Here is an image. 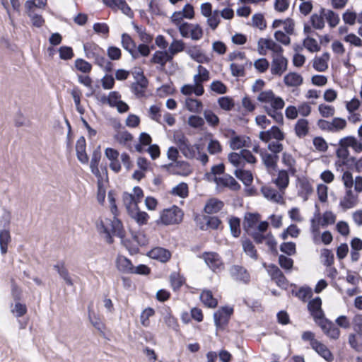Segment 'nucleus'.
I'll return each mask as SVG.
<instances>
[{"label":"nucleus","mask_w":362,"mask_h":362,"mask_svg":"<svg viewBox=\"0 0 362 362\" xmlns=\"http://www.w3.org/2000/svg\"><path fill=\"white\" fill-rule=\"evenodd\" d=\"M183 211L178 206L174 205L171 208L165 209L160 214V218L156 222L158 225L178 224L182 221Z\"/></svg>","instance_id":"obj_1"},{"label":"nucleus","mask_w":362,"mask_h":362,"mask_svg":"<svg viewBox=\"0 0 362 362\" xmlns=\"http://www.w3.org/2000/svg\"><path fill=\"white\" fill-rule=\"evenodd\" d=\"M174 139L179 150L188 159L194 158L196 156V151H199V144L191 145L189 139L183 133L175 134Z\"/></svg>","instance_id":"obj_2"},{"label":"nucleus","mask_w":362,"mask_h":362,"mask_svg":"<svg viewBox=\"0 0 362 362\" xmlns=\"http://www.w3.org/2000/svg\"><path fill=\"white\" fill-rule=\"evenodd\" d=\"M233 313V308L223 306L214 314V325L217 330H223L229 323L230 316Z\"/></svg>","instance_id":"obj_3"},{"label":"nucleus","mask_w":362,"mask_h":362,"mask_svg":"<svg viewBox=\"0 0 362 362\" xmlns=\"http://www.w3.org/2000/svg\"><path fill=\"white\" fill-rule=\"evenodd\" d=\"M267 271L271 276L272 280L274 281L278 286L285 289L287 288L288 281L284 276V273L276 264H269Z\"/></svg>","instance_id":"obj_4"},{"label":"nucleus","mask_w":362,"mask_h":362,"mask_svg":"<svg viewBox=\"0 0 362 362\" xmlns=\"http://www.w3.org/2000/svg\"><path fill=\"white\" fill-rule=\"evenodd\" d=\"M203 259L208 267L214 272L220 271L223 268V262L220 256L216 252H204L202 254Z\"/></svg>","instance_id":"obj_5"},{"label":"nucleus","mask_w":362,"mask_h":362,"mask_svg":"<svg viewBox=\"0 0 362 362\" xmlns=\"http://www.w3.org/2000/svg\"><path fill=\"white\" fill-rule=\"evenodd\" d=\"M232 279L236 281L247 284L250 281V275L247 270L242 266L233 265L230 269Z\"/></svg>","instance_id":"obj_6"},{"label":"nucleus","mask_w":362,"mask_h":362,"mask_svg":"<svg viewBox=\"0 0 362 362\" xmlns=\"http://www.w3.org/2000/svg\"><path fill=\"white\" fill-rule=\"evenodd\" d=\"M138 75L140 76V78L132 84L131 90L137 98H141L145 95L148 81L143 71L139 72Z\"/></svg>","instance_id":"obj_7"},{"label":"nucleus","mask_w":362,"mask_h":362,"mask_svg":"<svg viewBox=\"0 0 362 362\" xmlns=\"http://www.w3.org/2000/svg\"><path fill=\"white\" fill-rule=\"evenodd\" d=\"M287 65L288 60L285 57L276 56L272 60L271 73L273 75L281 76L287 69Z\"/></svg>","instance_id":"obj_8"},{"label":"nucleus","mask_w":362,"mask_h":362,"mask_svg":"<svg viewBox=\"0 0 362 362\" xmlns=\"http://www.w3.org/2000/svg\"><path fill=\"white\" fill-rule=\"evenodd\" d=\"M213 180L218 185L229 187L233 191H238L241 187L240 185L228 174L225 175L224 177H214Z\"/></svg>","instance_id":"obj_9"},{"label":"nucleus","mask_w":362,"mask_h":362,"mask_svg":"<svg viewBox=\"0 0 362 362\" xmlns=\"http://www.w3.org/2000/svg\"><path fill=\"white\" fill-rule=\"evenodd\" d=\"M308 310L313 316L314 320L324 317V312L322 309V300L320 297H315L310 300L308 304Z\"/></svg>","instance_id":"obj_10"},{"label":"nucleus","mask_w":362,"mask_h":362,"mask_svg":"<svg viewBox=\"0 0 362 362\" xmlns=\"http://www.w3.org/2000/svg\"><path fill=\"white\" fill-rule=\"evenodd\" d=\"M148 255L163 263L167 262L171 257V253L168 250L160 247L153 248L148 252Z\"/></svg>","instance_id":"obj_11"},{"label":"nucleus","mask_w":362,"mask_h":362,"mask_svg":"<svg viewBox=\"0 0 362 362\" xmlns=\"http://www.w3.org/2000/svg\"><path fill=\"white\" fill-rule=\"evenodd\" d=\"M116 267L122 273L124 274H132L133 273V264L129 259L123 256L118 255L116 259Z\"/></svg>","instance_id":"obj_12"},{"label":"nucleus","mask_w":362,"mask_h":362,"mask_svg":"<svg viewBox=\"0 0 362 362\" xmlns=\"http://www.w3.org/2000/svg\"><path fill=\"white\" fill-rule=\"evenodd\" d=\"M260 215L258 213L247 212L244 216L243 229L250 234V229L256 226L257 223L259 221Z\"/></svg>","instance_id":"obj_13"},{"label":"nucleus","mask_w":362,"mask_h":362,"mask_svg":"<svg viewBox=\"0 0 362 362\" xmlns=\"http://www.w3.org/2000/svg\"><path fill=\"white\" fill-rule=\"evenodd\" d=\"M122 45L132 56L134 59H136V45L132 37L127 33L122 35Z\"/></svg>","instance_id":"obj_14"},{"label":"nucleus","mask_w":362,"mask_h":362,"mask_svg":"<svg viewBox=\"0 0 362 362\" xmlns=\"http://www.w3.org/2000/svg\"><path fill=\"white\" fill-rule=\"evenodd\" d=\"M321 357L326 361L332 362L334 360V356L329 349L320 341H314V346L312 347Z\"/></svg>","instance_id":"obj_15"},{"label":"nucleus","mask_w":362,"mask_h":362,"mask_svg":"<svg viewBox=\"0 0 362 362\" xmlns=\"http://www.w3.org/2000/svg\"><path fill=\"white\" fill-rule=\"evenodd\" d=\"M53 268L57 272L59 276L64 279L68 286H73V281L69 276L68 269L65 267L64 261H59L56 264L53 266Z\"/></svg>","instance_id":"obj_16"},{"label":"nucleus","mask_w":362,"mask_h":362,"mask_svg":"<svg viewBox=\"0 0 362 362\" xmlns=\"http://www.w3.org/2000/svg\"><path fill=\"white\" fill-rule=\"evenodd\" d=\"M223 206L224 204L222 201L216 198H211L205 204L204 211L208 214L218 213L223 209Z\"/></svg>","instance_id":"obj_17"},{"label":"nucleus","mask_w":362,"mask_h":362,"mask_svg":"<svg viewBox=\"0 0 362 362\" xmlns=\"http://www.w3.org/2000/svg\"><path fill=\"white\" fill-rule=\"evenodd\" d=\"M129 215L134 219L139 226L146 224L149 218V216L146 212L139 210L136 203L135 204V209H134L133 211H131Z\"/></svg>","instance_id":"obj_18"},{"label":"nucleus","mask_w":362,"mask_h":362,"mask_svg":"<svg viewBox=\"0 0 362 362\" xmlns=\"http://www.w3.org/2000/svg\"><path fill=\"white\" fill-rule=\"evenodd\" d=\"M175 167L177 168V170L173 169V170L170 172V174L187 176L192 173L190 165L187 161L177 160L175 163Z\"/></svg>","instance_id":"obj_19"},{"label":"nucleus","mask_w":362,"mask_h":362,"mask_svg":"<svg viewBox=\"0 0 362 362\" xmlns=\"http://www.w3.org/2000/svg\"><path fill=\"white\" fill-rule=\"evenodd\" d=\"M284 82L287 86L297 87L303 82L302 76L296 72H290L284 78Z\"/></svg>","instance_id":"obj_20"},{"label":"nucleus","mask_w":362,"mask_h":362,"mask_svg":"<svg viewBox=\"0 0 362 362\" xmlns=\"http://www.w3.org/2000/svg\"><path fill=\"white\" fill-rule=\"evenodd\" d=\"M261 192H262L264 197L267 199L276 202V203H283V197L274 189L269 187H262L261 188Z\"/></svg>","instance_id":"obj_21"},{"label":"nucleus","mask_w":362,"mask_h":362,"mask_svg":"<svg viewBox=\"0 0 362 362\" xmlns=\"http://www.w3.org/2000/svg\"><path fill=\"white\" fill-rule=\"evenodd\" d=\"M106 222L111 226L110 232L115 235L119 238L124 237V230L121 221L117 218V216L114 215V219L112 221L109 218H106Z\"/></svg>","instance_id":"obj_22"},{"label":"nucleus","mask_w":362,"mask_h":362,"mask_svg":"<svg viewBox=\"0 0 362 362\" xmlns=\"http://www.w3.org/2000/svg\"><path fill=\"white\" fill-rule=\"evenodd\" d=\"M229 132L233 135L230 143V147L231 149L238 150L243 147H250V145L248 144H245V139H243L241 136L235 135V130L230 129Z\"/></svg>","instance_id":"obj_23"},{"label":"nucleus","mask_w":362,"mask_h":362,"mask_svg":"<svg viewBox=\"0 0 362 362\" xmlns=\"http://www.w3.org/2000/svg\"><path fill=\"white\" fill-rule=\"evenodd\" d=\"M11 241V237L8 228L0 230V250L2 255L8 251V245Z\"/></svg>","instance_id":"obj_24"},{"label":"nucleus","mask_w":362,"mask_h":362,"mask_svg":"<svg viewBox=\"0 0 362 362\" xmlns=\"http://www.w3.org/2000/svg\"><path fill=\"white\" fill-rule=\"evenodd\" d=\"M274 182L280 190L285 189L289 183L288 172L286 170H279L278 177L274 180Z\"/></svg>","instance_id":"obj_25"},{"label":"nucleus","mask_w":362,"mask_h":362,"mask_svg":"<svg viewBox=\"0 0 362 362\" xmlns=\"http://www.w3.org/2000/svg\"><path fill=\"white\" fill-rule=\"evenodd\" d=\"M234 174L245 186H250L252 183L253 175L250 171L243 169H236Z\"/></svg>","instance_id":"obj_26"},{"label":"nucleus","mask_w":362,"mask_h":362,"mask_svg":"<svg viewBox=\"0 0 362 362\" xmlns=\"http://www.w3.org/2000/svg\"><path fill=\"white\" fill-rule=\"evenodd\" d=\"M202 302L208 308H216L218 305V300L214 298L212 292L209 290H204L200 295Z\"/></svg>","instance_id":"obj_27"},{"label":"nucleus","mask_w":362,"mask_h":362,"mask_svg":"<svg viewBox=\"0 0 362 362\" xmlns=\"http://www.w3.org/2000/svg\"><path fill=\"white\" fill-rule=\"evenodd\" d=\"M187 52L192 59L198 63L203 64L209 62V58L203 54L200 49H197L196 47L189 48Z\"/></svg>","instance_id":"obj_28"},{"label":"nucleus","mask_w":362,"mask_h":362,"mask_svg":"<svg viewBox=\"0 0 362 362\" xmlns=\"http://www.w3.org/2000/svg\"><path fill=\"white\" fill-rule=\"evenodd\" d=\"M308 121L306 119H299L295 125V132L299 138L304 137L308 133Z\"/></svg>","instance_id":"obj_29"},{"label":"nucleus","mask_w":362,"mask_h":362,"mask_svg":"<svg viewBox=\"0 0 362 362\" xmlns=\"http://www.w3.org/2000/svg\"><path fill=\"white\" fill-rule=\"evenodd\" d=\"M242 245L243 251L246 253V255L255 260L257 259L258 255L257 250L250 239L245 238V240H243Z\"/></svg>","instance_id":"obj_30"},{"label":"nucleus","mask_w":362,"mask_h":362,"mask_svg":"<svg viewBox=\"0 0 362 362\" xmlns=\"http://www.w3.org/2000/svg\"><path fill=\"white\" fill-rule=\"evenodd\" d=\"M170 281L173 291H177L185 284V279L181 276L179 273L174 272L170 275Z\"/></svg>","instance_id":"obj_31"},{"label":"nucleus","mask_w":362,"mask_h":362,"mask_svg":"<svg viewBox=\"0 0 362 362\" xmlns=\"http://www.w3.org/2000/svg\"><path fill=\"white\" fill-rule=\"evenodd\" d=\"M325 9L321 8L320 15L315 13L310 16V23L314 28L321 30L325 27V21L322 17V15L325 16Z\"/></svg>","instance_id":"obj_32"},{"label":"nucleus","mask_w":362,"mask_h":362,"mask_svg":"<svg viewBox=\"0 0 362 362\" xmlns=\"http://www.w3.org/2000/svg\"><path fill=\"white\" fill-rule=\"evenodd\" d=\"M122 201L124 205L125 206L128 214L135 209L136 203L138 204V202L136 201V198L134 196L130 193L124 192L122 194Z\"/></svg>","instance_id":"obj_33"},{"label":"nucleus","mask_w":362,"mask_h":362,"mask_svg":"<svg viewBox=\"0 0 362 362\" xmlns=\"http://www.w3.org/2000/svg\"><path fill=\"white\" fill-rule=\"evenodd\" d=\"M240 218L236 216H232L229 219L230 230L234 238H238L240 235Z\"/></svg>","instance_id":"obj_34"},{"label":"nucleus","mask_w":362,"mask_h":362,"mask_svg":"<svg viewBox=\"0 0 362 362\" xmlns=\"http://www.w3.org/2000/svg\"><path fill=\"white\" fill-rule=\"evenodd\" d=\"M170 193L181 198H185L189 194L188 185L185 182H180L172 189Z\"/></svg>","instance_id":"obj_35"},{"label":"nucleus","mask_w":362,"mask_h":362,"mask_svg":"<svg viewBox=\"0 0 362 362\" xmlns=\"http://www.w3.org/2000/svg\"><path fill=\"white\" fill-rule=\"evenodd\" d=\"M185 105L187 109L192 112L199 113L202 108V103L195 98H187L185 100Z\"/></svg>","instance_id":"obj_36"},{"label":"nucleus","mask_w":362,"mask_h":362,"mask_svg":"<svg viewBox=\"0 0 362 362\" xmlns=\"http://www.w3.org/2000/svg\"><path fill=\"white\" fill-rule=\"evenodd\" d=\"M345 201H341L339 205L344 209L352 208L354 205L355 196L351 188H346Z\"/></svg>","instance_id":"obj_37"},{"label":"nucleus","mask_w":362,"mask_h":362,"mask_svg":"<svg viewBox=\"0 0 362 362\" xmlns=\"http://www.w3.org/2000/svg\"><path fill=\"white\" fill-rule=\"evenodd\" d=\"M341 142H346V146L352 147L356 153L362 151V141L358 142L354 136H349L341 139Z\"/></svg>","instance_id":"obj_38"},{"label":"nucleus","mask_w":362,"mask_h":362,"mask_svg":"<svg viewBox=\"0 0 362 362\" xmlns=\"http://www.w3.org/2000/svg\"><path fill=\"white\" fill-rule=\"evenodd\" d=\"M218 103L220 107L226 111L231 110L235 106L233 99L229 96H223L219 98L218 100Z\"/></svg>","instance_id":"obj_39"},{"label":"nucleus","mask_w":362,"mask_h":362,"mask_svg":"<svg viewBox=\"0 0 362 362\" xmlns=\"http://www.w3.org/2000/svg\"><path fill=\"white\" fill-rule=\"evenodd\" d=\"M264 45L267 49L272 51L276 56L283 55L284 49L282 47L272 39H266L264 40Z\"/></svg>","instance_id":"obj_40"},{"label":"nucleus","mask_w":362,"mask_h":362,"mask_svg":"<svg viewBox=\"0 0 362 362\" xmlns=\"http://www.w3.org/2000/svg\"><path fill=\"white\" fill-rule=\"evenodd\" d=\"M266 113L273 118V119L278 124L283 125L284 124V116L283 114L281 112H279V110L269 107L265 106L264 107Z\"/></svg>","instance_id":"obj_41"},{"label":"nucleus","mask_w":362,"mask_h":362,"mask_svg":"<svg viewBox=\"0 0 362 362\" xmlns=\"http://www.w3.org/2000/svg\"><path fill=\"white\" fill-rule=\"evenodd\" d=\"M303 46L310 52H319L321 49L316 40L310 37L303 40Z\"/></svg>","instance_id":"obj_42"},{"label":"nucleus","mask_w":362,"mask_h":362,"mask_svg":"<svg viewBox=\"0 0 362 362\" xmlns=\"http://www.w3.org/2000/svg\"><path fill=\"white\" fill-rule=\"evenodd\" d=\"M75 67L78 71L83 74L90 73L92 69V65L89 62L81 58L75 60Z\"/></svg>","instance_id":"obj_43"},{"label":"nucleus","mask_w":362,"mask_h":362,"mask_svg":"<svg viewBox=\"0 0 362 362\" xmlns=\"http://www.w3.org/2000/svg\"><path fill=\"white\" fill-rule=\"evenodd\" d=\"M314 321L326 335L334 324L331 320L326 318L325 315L324 317H320L319 319H316Z\"/></svg>","instance_id":"obj_44"},{"label":"nucleus","mask_w":362,"mask_h":362,"mask_svg":"<svg viewBox=\"0 0 362 362\" xmlns=\"http://www.w3.org/2000/svg\"><path fill=\"white\" fill-rule=\"evenodd\" d=\"M280 250L288 256L294 255L296 253V245L293 242H284L280 245Z\"/></svg>","instance_id":"obj_45"},{"label":"nucleus","mask_w":362,"mask_h":362,"mask_svg":"<svg viewBox=\"0 0 362 362\" xmlns=\"http://www.w3.org/2000/svg\"><path fill=\"white\" fill-rule=\"evenodd\" d=\"M204 116L209 125L216 127L219 124L218 117L211 110H206L204 112Z\"/></svg>","instance_id":"obj_46"},{"label":"nucleus","mask_w":362,"mask_h":362,"mask_svg":"<svg viewBox=\"0 0 362 362\" xmlns=\"http://www.w3.org/2000/svg\"><path fill=\"white\" fill-rule=\"evenodd\" d=\"M229 162L235 167H244L245 162L242 159L241 153L231 152L228 154Z\"/></svg>","instance_id":"obj_47"},{"label":"nucleus","mask_w":362,"mask_h":362,"mask_svg":"<svg viewBox=\"0 0 362 362\" xmlns=\"http://www.w3.org/2000/svg\"><path fill=\"white\" fill-rule=\"evenodd\" d=\"M295 296L302 301L305 302L308 298H310L312 297L313 291L312 289L308 286H302L297 292L295 293Z\"/></svg>","instance_id":"obj_48"},{"label":"nucleus","mask_w":362,"mask_h":362,"mask_svg":"<svg viewBox=\"0 0 362 362\" xmlns=\"http://www.w3.org/2000/svg\"><path fill=\"white\" fill-rule=\"evenodd\" d=\"M325 16L329 25L331 28L336 27L340 21L339 15L332 10H328L327 13H325Z\"/></svg>","instance_id":"obj_49"},{"label":"nucleus","mask_w":362,"mask_h":362,"mask_svg":"<svg viewBox=\"0 0 362 362\" xmlns=\"http://www.w3.org/2000/svg\"><path fill=\"white\" fill-rule=\"evenodd\" d=\"M253 25L263 30L267 28L266 21L262 13H255L252 18Z\"/></svg>","instance_id":"obj_50"},{"label":"nucleus","mask_w":362,"mask_h":362,"mask_svg":"<svg viewBox=\"0 0 362 362\" xmlns=\"http://www.w3.org/2000/svg\"><path fill=\"white\" fill-rule=\"evenodd\" d=\"M279 264L282 269L291 271L293 267V260L286 255H280L279 256Z\"/></svg>","instance_id":"obj_51"},{"label":"nucleus","mask_w":362,"mask_h":362,"mask_svg":"<svg viewBox=\"0 0 362 362\" xmlns=\"http://www.w3.org/2000/svg\"><path fill=\"white\" fill-rule=\"evenodd\" d=\"M71 94L74 99L76 110L81 115L84 114L85 110L81 105V91L78 88H74L71 90Z\"/></svg>","instance_id":"obj_52"},{"label":"nucleus","mask_w":362,"mask_h":362,"mask_svg":"<svg viewBox=\"0 0 362 362\" xmlns=\"http://www.w3.org/2000/svg\"><path fill=\"white\" fill-rule=\"evenodd\" d=\"M346 126V121L341 117H334L331 122L332 132L344 129Z\"/></svg>","instance_id":"obj_53"},{"label":"nucleus","mask_w":362,"mask_h":362,"mask_svg":"<svg viewBox=\"0 0 362 362\" xmlns=\"http://www.w3.org/2000/svg\"><path fill=\"white\" fill-rule=\"evenodd\" d=\"M27 310L26 305L18 301L15 303L14 308L11 311L16 317H21L26 314Z\"/></svg>","instance_id":"obj_54"},{"label":"nucleus","mask_w":362,"mask_h":362,"mask_svg":"<svg viewBox=\"0 0 362 362\" xmlns=\"http://www.w3.org/2000/svg\"><path fill=\"white\" fill-rule=\"evenodd\" d=\"M204 219L206 220V228L213 230L218 229L221 221L217 216H209L204 215Z\"/></svg>","instance_id":"obj_55"},{"label":"nucleus","mask_w":362,"mask_h":362,"mask_svg":"<svg viewBox=\"0 0 362 362\" xmlns=\"http://www.w3.org/2000/svg\"><path fill=\"white\" fill-rule=\"evenodd\" d=\"M339 145L340 146L336 151V155L338 158L345 160L346 159H348L349 156V151L348 149L349 146H346V142L341 143V140L339 141Z\"/></svg>","instance_id":"obj_56"},{"label":"nucleus","mask_w":362,"mask_h":362,"mask_svg":"<svg viewBox=\"0 0 362 362\" xmlns=\"http://www.w3.org/2000/svg\"><path fill=\"white\" fill-rule=\"evenodd\" d=\"M107 54L110 59L117 61L120 59L122 57L121 49L116 46H110L107 50Z\"/></svg>","instance_id":"obj_57"},{"label":"nucleus","mask_w":362,"mask_h":362,"mask_svg":"<svg viewBox=\"0 0 362 362\" xmlns=\"http://www.w3.org/2000/svg\"><path fill=\"white\" fill-rule=\"evenodd\" d=\"M313 68L320 72L325 71L328 69V63L319 57H315L313 60Z\"/></svg>","instance_id":"obj_58"},{"label":"nucleus","mask_w":362,"mask_h":362,"mask_svg":"<svg viewBox=\"0 0 362 362\" xmlns=\"http://www.w3.org/2000/svg\"><path fill=\"white\" fill-rule=\"evenodd\" d=\"M101 84L105 90L112 89L115 84V78L111 74H105L101 79Z\"/></svg>","instance_id":"obj_59"},{"label":"nucleus","mask_w":362,"mask_h":362,"mask_svg":"<svg viewBox=\"0 0 362 362\" xmlns=\"http://www.w3.org/2000/svg\"><path fill=\"white\" fill-rule=\"evenodd\" d=\"M335 221V215L332 211H327L323 214L322 218L321 217V226L326 227L329 224H334Z\"/></svg>","instance_id":"obj_60"},{"label":"nucleus","mask_w":362,"mask_h":362,"mask_svg":"<svg viewBox=\"0 0 362 362\" xmlns=\"http://www.w3.org/2000/svg\"><path fill=\"white\" fill-rule=\"evenodd\" d=\"M211 89L218 94H225L227 93V86L221 81H214L211 84Z\"/></svg>","instance_id":"obj_61"},{"label":"nucleus","mask_w":362,"mask_h":362,"mask_svg":"<svg viewBox=\"0 0 362 362\" xmlns=\"http://www.w3.org/2000/svg\"><path fill=\"white\" fill-rule=\"evenodd\" d=\"M59 57L63 60L71 59L74 57L73 49L69 46H62L59 49Z\"/></svg>","instance_id":"obj_62"},{"label":"nucleus","mask_w":362,"mask_h":362,"mask_svg":"<svg viewBox=\"0 0 362 362\" xmlns=\"http://www.w3.org/2000/svg\"><path fill=\"white\" fill-rule=\"evenodd\" d=\"M28 17L30 18L32 25L36 28H41L45 23V19L41 15L35 13L34 12H29Z\"/></svg>","instance_id":"obj_63"},{"label":"nucleus","mask_w":362,"mask_h":362,"mask_svg":"<svg viewBox=\"0 0 362 362\" xmlns=\"http://www.w3.org/2000/svg\"><path fill=\"white\" fill-rule=\"evenodd\" d=\"M354 329L356 334L362 339V315H356L354 317Z\"/></svg>","instance_id":"obj_64"}]
</instances>
